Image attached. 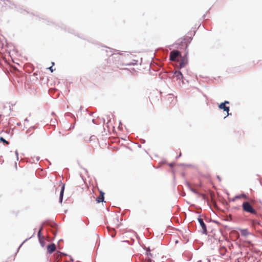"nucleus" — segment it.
Segmentation results:
<instances>
[{"label":"nucleus","instance_id":"1","mask_svg":"<svg viewBox=\"0 0 262 262\" xmlns=\"http://www.w3.org/2000/svg\"><path fill=\"white\" fill-rule=\"evenodd\" d=\"M242 206L244 210L247 212L252 214H255L256 213L255 209L248 202H244Z\"/></svg>","mask_w":262,"mask_h":262},{"label":"nucleus","instance_id":"2","mask_svg":"<svg viewBox=\"0 0 262 262\" xmlns=\"http://www.w3.org/2000/svg\"><path fill=\"white\" fill-rule=\"evenodd\" d=\"M198 220L201 227H202L201 232L203 234L206 235L207 234V230L206 225L203 221V219L201 216H199V217L198 219Z\"/></svg>","mask_w":262,"mask_h":262},{"label":"nucleus","instance_id":"3","mask_svg":"<svg viewBox=\"0 0 262 262\" xmlns=\"http://www.w3.org/2000/svg\"><path fill=\"white\" fill-rule=\"evenodd\" d=\"M180 52L178 50H173L170 52L169 59L171 61H175L179 56Z\"/></svg>","mask_w":262,"mask_h":262},{"label":"nucleus","instance_id":"4","mask_svg":"<svg viewBox=\"0 0 262 262\" xmlns=\"http://www.w3.org/2000/svg\"><path fill=\"white\" fill-rule=\"evenodd\" d=\"M173 75L177 78V80H181L182 83L184 84L183 76L181 71L178 70L175 71L173 73Z\"/></svg>","mask_w":262,"mask_h":262},{"label":"nucleus","instance_id":"5","mask_svg":"<svg viewBox=\"0 0 262 262\" xmlns=\"http://www.w3.org/2000/svg\"><path fill=\"white\" fill-rule=\"evenodd\" d=\"M219 107L220 109L223 110L224 111L226 112L228 114L227 116L229 115V106H226V105L225 104V103H221L219 105Z\"/></svg>","mask_w":262,"mask_h":262},{"label":"nucleus","instance_id":"6","mask_svg":"<svg viewBox=\"0 0 262 262\" xmlns=\"http://www.w3.org/2000/svg\"><path fill=\"white\" fill-rule=\"evenodd\" d=\"M56 249V246L54 244H51L48 246L47 247V250L48 252L51 254Z\"/></svg>","mask_w":262,"mask_h":262},{"label":"nucleus","instance_id":"7","mask_svg":"<svg viewBox=\"0 0 262 262\" xmlns=\"http://www.w3.org/2000/svg\"><path fill=\"white\" fill-rule=\"evenodd\" d=\"M64 187H65V184H63L62 185L60 191V196H59V202L61 204L62 202L63 193H64Z\"/></svg>","mask_w":262,"mask_h":262},{"label":"nucleus","instance_id":"8","mask_svg":"<svg viewBox=\"0 0 262 262\" xmlns=\"http://www.w3.org/2000/svg\"><path fill=\"white\" fill-rule=\"evenodd\" d=\"M104 200V193L102 192H101V195L98 197L96 199L98 203L103 202Z\"/></svg>","mask_w":262,"mask_h":262},{"label":"nucleus","instance_id":"9","mask_svg":"<svg viewBox=\"0 0 262 262\" xmlns=\"http://www.w3.org/2000/svg\"><path fill=\"white\" fill-rule=\"evenodd\" d=\"M186 184L187 186L188 187V188L189 189V190H191V191L192 192H193L194 193H195V194H197V193H198V192H197L196 190L195 189H194L192 188L191 187V186H190V184H189L188 182H187Z\"/></svg>","mask_w":262,"mask_h":262},{"label":"nucleus","instance_id":"10","mask_svg":"<svg viewBox=\"0 0 262 262\" xmlns=\"http://www.w3.org/2000/svg\"><path fill=\"white\" fill-rule=\"evenodd\" d=\"M186 64V62H185V60L184 59H182L180 63H179V68L180 69L182 68H184L185 66V64Z\"/></svg>","mask_w":262,"mask_h":262},{"label":"nucleus","instance_id":"11","mask_svg":"<svg viewBox=\"0 0 262 262\" xmlns=\"http://www.w3.org/2000/svg\"><path fill=\"white\" fill-rule=\"evenodd\" d=\"M0 142H2L4 144H9V143L8 141H7V140H6L3 137H0Z\"/></svg>","mask_w":262,"mask_h":262},{"label":"nucleus","instance_id":"12","mask_svg":"<svg viewBox=\"0 0 262 262\" xmlns=\"http://www.w3.org/2000/svg\"><path fill=\"white\" fill-rule=\"evenodd\" d=\"M241 233L242 235L246 236L248 234V232L247 229H244L241 231Z\"/></svg>","mask_w":262,"mask_h":262},{"label":"nucleus","instance_id":"13","mask_svg":"<svg viewBox=\"0 0 262 262\" xmlns=\"http://www.w3.org/2000/svg\"><path fill=\"white\" fill-rule=\"evenodd\" d=\"M42 229V227L41 226L40 228V229H39V230L38 231V237L39 239H41V231Z\"/></svg>","mask_w":262,"mask_h":262},{"label":"nucleus","instance_id":"14","mask_svg":"<svg viewBox=\"0 0 262 262\" xmlns=\"http://www.w3.org/2000/svg\"><path fill=\"white\" fill-rule=\"evenodd\" d=\"M198 262H210V260L208 258H204L202 260H200Z\"/></svg>","mask_w":262,"mask_h":262},{"label":"nucleus","instance_id":"15","mask_svg":"<svg viewBox=\"0 0 262 262\" xmlns=\"http://www.w3.org/2000/svg\"><path fill=\"white\" fill-rule=\"evenodd\" d=\"M241 198V195H236L234 198L232 199V201H235V200L237 199H240Z\"/></svg>","mask_w":262,"mask_h":262},{"label":"nucleus","instance_id":"16","mask_svg":"<svg viewBox=\"0 0 262 262\" xmlns=\"http://www.w3.org/2000/svg\"><path fill=\"white\" fill-rule=\"evenodd\" d=\"M15 152L17 160H18V152L17 150H16Z\"/></svg>","mask_w":262,"mask_h":262},{"label":"nucleus","instance_id":"17","mask_svg":"<svg viewBox=\"0 0 262 262\" xmlns=\"http://www.w3.org/2000/svg\"><path fill=\"white\" fill-rule=\"evenodd\" d=\"M49 70L51 71V72H53L54 71V70L52 68V67H50Z\"/></svg>","mask_w":262,"mask_h":262},{"label":"nucleus","instance_id":"18","mask_svg":"<svg viewBox=\"0 0 262 262\" xmlns=\"http://www.w3.org/2000/svg\"><path fill=\"white\" fill-rule=\"evenodd\" d=\"M223 103H225V104L226 105V104H229V102L228 101H225L224 102H223Z\"/></svg>","mask_w":262,"mask_h":262},{"label":"nucleus","instance_id":"19","mask_svg":"<svg viewBox=\"0 0 262 262\" xmlns=\"http://www.w3.org/2000/svg\"><path fill=\"white\" fill-rule=\"evenodd\" d=\"M181 156V154L180 153L178 156L176 157V159H178L179 157Z\"/></svg>","mask_w":262,"mask_h":262},{"label":"nucleus","instance_id":"20","mask_svg":"<svg viewBox=\"0 0 262 262\" xmlns=\"http://www.w3.org/2000/svg\"><path fill=\"white\" fill-rule=\"evenodd\" d=\"M173 165H174V164H173V163H170V164H169V165L170 167H172V166H173Z\"/></svg>","mask_w":262,"mask_h":262},{"label":"nucleus","instance_id":"21","mask_svg":"<svg viewBox=\"0 0 262 262\" xmlns=\"http://www.w3.org/2000/svg\"><path fill=\"white\" fill-rule=\"evenodd\" d=\"M24 243V242L23 243H21V245H20V246H19V247H18V249H19L20 248V247L22 246V245L23 244V243Z\"/></svg>","mask_w":262,"mask_h":262},{"label":"nucleus","instance_id":"22","mask_svg":"<svg viewBox=\"0 0 262 262\" xmlns=\"http://www.w3.org/2000/svg\"><path fill=\"white\" fill-rule=\"evenodd\" d=\"M36 160H37V161H38V160H39V158L37 157V158H36Z\"/></svg>","mask_w":262,"mask_h":262},{"label":"nucleus","instance_id":"23","mask_svg":"<svg viewBox=\"0 0 262 262\" xmlns=\"http://www.w3.org/2000/svg\"><path fill=\"white\" fill-rule=\"evenodd\" d=\"M111 236L113 237H114L115 236V234H112Z\"/></svg>","mask_w":262,"mask_h":262},{"label":"nucleus","instance_id":"24","mask_svg":"<svg viewBox=\"0 0 262 262\" xmlns=\"http://www.w3.org/2000/svg\"><path fill=\"white\" fill-rule=\"evenodd\" d=\"M25 121H27V119H26L25 120Z\"/></svg>","mask_w":262,"mask_h":262}]
</instances>
